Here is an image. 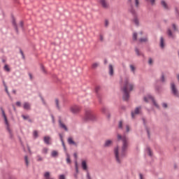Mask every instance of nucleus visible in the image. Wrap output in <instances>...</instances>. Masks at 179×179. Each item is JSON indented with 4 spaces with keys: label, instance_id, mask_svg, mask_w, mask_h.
<instances>
[{
    "label": "nucleus",
    "instance_id": "obj_1",
    "mask_svg": "<svg viewBox=\"0 0 179 179\" xmlns=\"http://www.w3.org/2000/svg\"><path fill=\"white\" fill-rule=\"evenodd\" d=\"M117 142H121L122 141L120 159H124V157H126L127 152H128V148H129V138L126 136H122L117 133Z\"/></svg>",
    "mask_w": 179,
    "mask_h": 179
},
{
    "label": "nucleus",
    "instance_id": "obj_2",
    "mask_svg": "<svg viewBox=\"0 0 179 179\" xmlns=\"http://www.w3.org/2000/svg\"><path fill=\"white\" fill-rule=\"evenodd\" d=\"M134 83H129V80L126 78L124 80V86L121 88L123 92L122 99L124 101H128L129 100V92H132L134 87Z\"/></svg>",
    "mask_w": 179,
    "mask_h": 179
},
{
    "label": "nucleus",
    "instance_id": "obj_3",
    "mask_svg": "<svg viewBox=\"0 0 179 179\" xmlns=\"http://www.w3.org/2000/svg\"><path fill=\"white\" fill-rule=\"evenodd\" d=\"M84 120L85 121H96L97 117L92 110L88 109L85 110V115Z\"/></svg>",
    "mask_w": 179,
    "mask_h": 179
},
{
    "label": "nucleus",
    "instance_id": "obj_4",
    "mask_svg": "<svg viewBox=\"0 0 179 179\" xmlns=\"http://www.w3.org/2000/svg\"><path fill=\"white\" fill-rule=\"evenodd\" d=\"M129 11L134 16L133 22L136 26H139V20L138 19V14L136 13V10L134 8V5L131 6V8L129 9Z\"/></svg>",
    "mask_w": 179,
    "mask_h": 179
},
{
    "label": "nucleus",
    "instance_id": "obj_5",
    "mask_svg": "<svg viewBox=\"0 0 179 179\" xmlns=\"http://www.w3.org/2000/svg\"><path fill=\"white\" fill-rule=\"evenodd\" d=\"M149 99L152 100V103L155 106V107H156V108H160V106H159L157 102H156V100H155V98L152 96V95H148V96H144L143 98V100L145 103H149Z\"/></svg>",
    "mask_w": 179,
    "mask_h": 179
},
{
    "label": "nucleus",
    "instance_id": "obj_6",
    "mask_svg": "<svg viewBox=\"0 0 179 179\" xmlns=\"http://www.w3.org/2000/svg\"><path fill=\"white\" fill-rule=\"evenodd\" d=\"M81 108L78 105H73L70 107V111L72 114L77 115L80 113Z\"/></svg>",
    "mask_w": 179,
    "mask_h": 179
},
{
    "label": "nucleus",
    "instance_id": "obj_7",
    "mask_svg": "<svg viewBox=\"0 0 179 179\" xmlns=\"http://www.w3.org/2000/svg\"><path fill=\"white\" fill-rule=\"evenodd\" d=\"M171 90L172 94L175 96V97H179V92L178 90H177V87H176V84L174 83H171Z\"/></svg>",
    "mask_w": 179,
    "mask_h": 179
},
{
    "label": "nucleus",
    "instance_id": "obj_8",
    "mask_svg": "<svg viewBox=\"0 0 179 179\" xmlns=\"http://www.w3.org/2000/svg\"><path fill=\"white\" fill-rule=\"evenodd\" d=\"M115 157L117 163L121 164V159H120V152L118 147L115 148L114 149Z\"/></svg>",
    "mask_w": 179,
    "mask_h": 179
},
{
    "label": "nucleus",
    "instance_id": "obj_9",
    "mask_svg": "<svg viewBox=\"0 0 179 179\" xmlns=\"http://www.w3.org/2000/svg\"><path fill=\"white\" fill-rule=\"evenodd\" d=\"M108 0H99V2L100 5L104 9H107L108 8L109 4L108 2H107Z\"/></svg>",
    "mask_w": 179,
    "mask_h": 179
},
{
    "label": "nucleus",
    "instance_id": "obj_10",
    "mask_svg": "<svg viewBox=\"0 0 179 179\" xmlns=\"http://www.w3.org/2000/svg\"><path fill=\"white\" fill-rule=\"evenodd\" d=\"M59 128H62V129H64L66 132H68V127L65 124L62 123V121L61 120V117H59Z\"/></svg>",
    "mask_w": 179,
    "mask_h": 179
},
{
    "label": "nucleus",
    "instance_id": "obj_11",
    "mask_svg": "<svg viewBox=\"0 0 179 179\" xmlns=\"http://www.w3.org/2000/svg\"><path fill=\"white\" fill-rule=\"evenodd\" d=\"M100 90H101V87L96 86L95 87V93L96 94V96L98 97V99L99 100V103H101V99L100 98Z\"/></svg>",
    "mask_w": 179,
    "mask_h": 179
},
{
    "label": "nucleus",
    "instance_id": "obj_12",
    "mask_svg": "<svg viewBox=\"0 0 179 179\" xmlns=\"http://www.w3.org/2000/svg\"><path fill=\"white\" fill-rule=\"evenodd\" d=\"M143 124L145 128V131L148 134V139H150V129L149 127H148V126L146 125V121L145 120V118H143Z\"/></svg>",
    "mask_w": 179,
    "mask_h": 179
},
{
    "label": "nucleus",
    "instance_id": "obj_13",
    "mask_svg": "<svg viewBox=\"0 0 179 179\" xmlns=\"http://www.w3.org/2000/svg\"><path fill=\"white\" fill-rule=\"evenodd\" d=\"M0 110L1 111L2 116L3 117L6 125H9V122H8V117H6V114H5V110H3V108L2 107L0 108Z\"/></svg>",
    "mask_w": 179,
    "mask_h": 179
},
{
    "label": "nucleus",
    "instance_id": "obj_14",
    "mask_svg": "<svg viewBox=\"0 0 179 179\" xmlns=\"http://www.w3.org/2000/svg\"><path fill=\"white\" fill-rule=\"evenodd\" d=\"M23 108L27 111H30V110H31V104L29 102H24L23 104Z\"/></svg>",
    "mask_w": 179,
    "mask_h": 179
},
{
    "label": "nucleus",
    "instance_id": "obj_15",
    "mask_svg": "<svg viewBox=\"0 0 179 179\" xmlns=\"http://www.w3.org/2000/svg\"><path fill=\"white\" fill-rule=\"evenodd\" d=\"M12 24H13L17 34H19V28L17 27V24H16V20L15 18H13Z\"/></svg>",
    "mask_w": 179,
    "mask_h": 179
},
{
    "label": "nucleus",
    "instance_id": "obj_16",
    "mask_svg": "<svg viewBox=\"0 0 179 179\" xmlns=\"http://www.w3.org/2000/svg\"><path fill=\"white\" fill-rule=\"evenodd\" d=\"M108 73L110 76H114V67L113 64H109L108 66Z\"/></svg>",
    "mask_w": 179,
    "mask_h": 179
},
{
    "label": "nucleus",
    "instance_id": "obj_17",
    "mask_svg": "<svg viewBox=\"0 0 179 179\" xmlns=\"http://www.w3.org/2000/svg\"><path fill=\"white\" fill-rule=\"evenodd\" d=\"M141 109V106L136 107L134 111H131V118H135V114H139V110Z\"/></svg>",
    "mask_w": 179,
    "mask_h": 179
},
{
    "label": "nucleus",
    "instance_id": "obj_18",
    "mask_svg": "<svg viewBox=\"0 0 179 179\" xmlns=\"http://www.w3.org/2000/svg\"><path fill=\"white\" fill-rule=\"evenodd\" d=\"M113 145V141L106 140L103 144V148H110Z\"/></svg>",
    "mask_w": 179,
    "mask_h": 179
},
{
    "label": "nucleus",
    "instance_id": "obj_19",
    "mask_svg": "<svg viewBox=\"0 0 179 179\" xmlns=\"http://www.w3.org/2000/svg\"><path fill=\"white\" fill-rule=\"evenodd\" d=\"M59 136L60 141H61V142H62V144L64 150L65 152H66V146H65V143L64 142V138H63L62 134H59Z\"/></svg>",
    "mask_w": 179,
    "mask_h": 179
},
{
    "label": "nucleus",
    "instance_id": "obj_20",
    "mask_svg": "<svg viewBox=\"0 0 179 179\" xmlns=\"http://www.w3.org/2000/svg\"><path fill=\"white\" fill-rule=\"evenodd\" d=\"M6 129L10 135V139H13V133L12 132V130H10V128L9 127V124L6 125Z\"/></svg>",
    "mask_w": 179,
    "mask_h": 179
},
{
    "label": "nucleus",
    "instance_id": "obj_21",
    "mask_svg": "<svg viewBox=\"0 0 179 179\" xmlns=\"http://www.w3.org/2000/svg\"><path fill=\"white\" fill-rule=\"evenodd\" d=\"M81 166L83 170H85V171H87V163L86 162V161L82 162Z\"/></svg>",
    "mask_w": 179,
    "mask_h": 179
},
{
    "label": "nucleus",
    "instance_id": "obj_22",
    "mask_svg": "<svg viewBox=\"0 0 179 179\" xmlns=\"http://www.w3.org/2000/svg\"><path fill=\"white\" fill-rule=\"evenodd\" d=\"M161 5L162 6H163L164 9L169 10V6L167 5V3H166L164 0L161 1Z\"/></svg>",
    "mask_w": 179,
    "mask_h": 179
},
{
    "label": "nucleus",
    "instance_id": "obj_23",
    "mask_svg": "<svg viewBox=\"0 0 179 179\" xmlns=\"http://www.w3.org/2000/svg\"><path fill=\"white\" fill-rule=\"evenodd\" d=\"M159 46L162 50L164 48V38L163 36L160 37Z\"/></svg>",
    "mask_w": 179,
    "mask_h": 179
},
{
    "label": "nucleus",
    "instance_id": "obj_24",
    "mask_svg": "<svg viewBox=\"0 0 179 179\" xmlns=\"http://www.w3.org/2000/svg\"><path fill=\"white\" fill-rule=\"evenodd\" d=\"M67 142L69 145H74V146H76V143L73 141V138L71 137H69L67 140Z\"/></svg>",
    "mask_w": 179,
    "mask_h": 179
},
{
    "label": "nucleus",
    "instance_id": "obj_25",
    "mask_svg": "<svg viewBox=\"0 0 179 179\" xmlns=\"http://www.w3.org/2000/svg\"><path fill=\"white\" fill-rule=\"evenodd\" d=\"M50 139H51V138H50V136H45V137L43 138V142H44L46 145H50Z\"/></svg>",
    "mask_w": 179,
    "mask_h": 179
},
{
    "label": "nucleus",
    "instance_id": "obj_26",
    "mask_svg": "<svg viewBox=\"0 0 179 179\" xmlns=\"http://www.w3.org/2000/svg\"><path fill=\"white\" fill-rule=\"evenodd\" d=\"M160 82L162 83H166V77L164 76V73H162L161 74Z\"/></svg>",
    "mask_w": 179,
    "mask_h": 179
},
{
    "label": "nucleus",
    "instance_id": "obj_27",
    "mask_svg": "<svg viewBox=\"0 0 179 179\" xmlns=\"http://www.w3.org/2000/svg\"><path fill=\"white\" fill-rule=\"evenodd\" d=\"M167 34H168L169 37H170L171 38H174V35L173 34V32L171 31V29H168Z\"/></svg>",
    "mask_w": 179,
    "mask_h": 179
},
{
    "label": "nucleus",
    "instance_id": "obj_28",
    "mask_svg": "<svg viewBox=\"0 0 179 179\" xmlns=\"http://www.w3.org/2000/svg\"><path fill=\"white\" fill-rule=\"evenodd\" d=\"M55 103L57 110H61V107L59 106V100L58 99H55Z\"/></svg>",
    "mask_w": 179,
    "mask_h": 179
},
{
    "label": "nucleus",
    "instance_id": "obj_29",
    "mask_svg": "<svg viewBox=\"0 0 179 179\" xmlns=\"http://www.w3.org/2000/svg\"><path fill=\"white\" fill-rule=\"evenodd\" d=\"M135 51H136V55H138V57H141V56L143 57V53H142V52H140L139 49H138V48H135Z\"/></svg>",
    "mask_w": 179,
    "mask_h": 179
},
{
    "label": "nucleus",
    "instance_id": "obj_30",
    "mask_svg": "<svg viewBox=\"0 0 179 179\" xmlns=\"http://www.w3.org/2000/svg\"><path fill=\"white\" fill-rule=\"evenodd\" d=\"M66 163L67 164H71L72 163V161L71 160V156L69 155V154H66Z\"/></svg>",
    "mask_w": 179,
    "mask_h": 179
},
{
    "label": "nucleus",
    "instance_id": "obj_31",
    "mask_svg": "<svg viewBox=\"0 0 179 179\" xmlns=\"http://www.w3.org/2000/svg\"><path fill=\"white\" fill-rule=\"evenodd\" d=\"M129 67L131 69V72H132V73H135V71H136V67H135V66H134V64H130Z\"/></svg>",
    "mask_w": 179,
    "mask_h": 179
},
{
    "label": "nucleus",
    "instance_id": "obj_32",
    "mask_svg": "<svg viewBox=\"0 0 179 179\" xmlns=\"http://www.w3.org/2000/svg\"><path fill=\"white\" fill-rule=\"evenodd\" d=\"M52 157H58V151L53 150L51 153Z\"/></svg>",
    "mask_w": 179,
    "mask_h": 179
},
{
    "label": "nucleus",
    "instance_id": "obj_33",
    "mask_svg": "<svg viewBox=\"0 0 179 179\" xmlns=\"http://www.w3.org/2000/svg\"><path fill=\"white\" fill-rule=\"evenodd\" d=\"M149 41V39H148V38H141L139 39V42L140 43H148Z\"/></svg>",
    "mask_w": 179,
    "mask_h": 179
},
{
    "label": "nucleus",
    "instance_id": "obj_34",
    "mask_svg": "<svg viewBox=\"0 0 179 179\" xmlns=\"http://www.w3.org/2000/svg\"><path fill=\"white\" fill-rule=\"evenodd\" d=\"M155 92H157L158 94L162 93V87L157 85L155 87Z\"/></svg>",
    "mask_w": 179,
    "mask_h": 179
},
{
    "label": "nucleus",
    "instance_id": "obj_35",
    "mask_svg": "<svg viewBox=\"0 0 179 179\" xmlns=\"http://www.w3.org/2000/svg\"><path fill=\"white\" fill-rule=\"evenodd\" d=\"M99 65H100V64L99 62L93 63L92 64V69H96L99 66Z\"/></svg>",
    "mask_w": 179,
    "mask_h": 179
},
{
    "label": "nucleus",
    "instance_id": "obj_36",
    "mask_svg": "<svg viewBox=\"0 0 179 179\" xmlns=\"http://www.w3.org/2000/svg\"><path fill=\"white\" fill-rule=\"evenodd\" d=\"M41 70L45 75H47V70H45V68L44 67V65L41 64Z\"/></svg>",
    "mask_w": 179,
    "mask_h": 179
},
{
    "label": "nucleus",
    "instance_id": "obj_37",
    "mask_svg": "<svg viewBox=\"0 0 179 179\" xmlns=\"http://www.w3.org/2000/svg\"><path fill=\"white\" fill-rule=\"evenodd\" d=\"M147 150H148V156L152 157V156H153V153L152 152V150H150V148L148 147Z\"/></svg>",
    "mask_w": 179,
    "mask_h": 179
},
{
    "label": "nucleus",
    "instance_id": "obj_38",
    "mask_svg": "<svg viewBox=\"0 0 179 179\" xmlns=\"http://www.w3.org/2000/svg\"><path fill=\"white\" fill-rule=\"evenodd\" d=\"M24 162L27 167H29V157H27V155L24 156Z\"/></svg>",
    "mask_w": 179,
    "mask_h": 179
},
{
    "label": "nucleus",
    "instance_id": "obj_39",
    "mask_svg": "<svg viewBox=\"0 0 179 179\" xmlns=\"http://www.w3.org/2000/svg\"><path fill=\"white\" fill-rule=\"evenodd\" d=\"M33 136L35 139H37V138H38V131H37L36 130H34L33 133Z\"/></svg>",
    "mask_w": 179,
    "mask_h": 179
},
{
    "label": "nucleus",
    "instance_id": "obj_40",
    "mask_svg": "<svg viewBox=\"0 0 179 179\" xmlns=\"http://www.w3.org/2000/svg\"><path fill=\"white\" fill-rule=\"evenodd\" d=\"M138 40V33L134 32L133 34V41H136Z\"/></svg>",
    "mask_w": 179,
    "mask_h": 179
},
{
    "label": "nucleus",
    "instance_id": "obj_41",
    "mask_svg": "<svg viewBox=\"0 0 179 179\" xmlns=\"http://www.w3.org/2000/svg\"><path fill=\"white\" fill-rule=\"evenodd\" d=\"M140 4L141 3H139V0H134V5L137 9L139 8Z\"/></svg>",
    "mask_w": 179,
    "mask_h": 179
},
{
    "label": "nucleus",
    "instance_id": "obj_42",
    "mask_svg": "<svg viewBox=\"0 0 179 179\" xmlns=\"http://www.w3.org/2000/svg\"><path fill=\"white\" fill-rule=\"evenodd\" d=\"M4 71L6 72H10V69L9 68V66L8 64H6L3 67Z\"/></svg>",
    "mask_w": 179,
    "mask_h": 179
},
{
    "label": "nucleus",
    "instance_id": "obj_43",
    "mask_svg": "<svg viewBox=\"0 0 179 179\" xmlns=\"http://www.w3.org/2000/svg\"><path fill=\"white\" fill-rule=\"evenodd\" d=\"M75 169H76V173H77V174L79 173V168L78 167V162L76 161L75 162Z\"/></svg>",
    "mask_w": 179,
    "mask_h": 179
},
{
    "label": "nucleus",
    "instance_id": "obj_44",
    "mask_svg": "<svg viewBox=\"0 0 179 179\" xmlns=\"http://www.w3.org/2000/svg\"><path fill=\"white\" fill-rule=\"evenodd\" d=\"M118 129H123L124 127H122V120H120L118 124Z\"/></svg>",
    "mask_w": 179,
    "mask_h": 179
},
{
    "label": "nucleus",
    "instance_id": "obj_45",
    "mask_svg": "<svg viewBox=\"0 0 179 179\" xmlns=\"http://www.w3.org/2000/svg\"><path fill=\"white\" fill-rule=\"evenodd\" d=\"M20 54H21V55L22 57V59H26V57H24V53L23 52V50H22L20 48Z\"/></svg>",
    "mask_w": 179,
    "mask_h": 179
},
{
    "label": "nucleus",
    "instance_id": "obj_46",
    "mask_svg": "<svg viewBox=\"0 0 179 179\" xmlns=\"http://www.w3.org/2000/svg\"><path fill=\"white\" fill-rule=\"evenodd\" d=\"M101 113H103V114H106V113H107V108H106V107H102L101 108Z\"/></svg>",
    "mask_w": 179,
    "mask_h": 179
},
{
    "label": "nucleus",
    "instance_id": "obj_47",
    "mask_svg": "<svg viewBox=\"0 0 179 179\" xmlns=\"http://www.w3.org/2000/svg\"><path fill=\"white\" fill-rule=\"evenodd\" d=\"M22 117L23 118V120H29V118H30V116L22 115Z\"/></svg>",
    "mask_w": 179,
    "mask_h": 179
},
{
    "label": "nucleus",
    "instance_id": "obj_48",
    "mask_svg": "<svg viewBox=\"0 0 179 179\" xmlns=\"http://www.w3.org/2000/svg\"><path fill=\"white\" fill-rule=\"evenodd\" d=\"M42 153H44L45 155H47L48 153V148H45L43 149Z\"/></svg>",
    "mask_w": 179,
    "mask_h": 179
},
{
    "label": "nucleus",
    "instance_id": "obj_49",
    "mask_svg": "<svg viewBox=\"0 0 179 179\" xmlns=\"http://www.w3.org/2000/svg\"><path fill=\"white\" fill-rule=\"evenodd\" d=\"M146 2H150L151 5H155V3L156 2V0H145Z\"/></svg>",
    "mask_w": 179,
    "mask_h": 179
},
{
    "label": "nucleus",
    "instance_id": "obj_50",
    "mask_svg": "<svg viewBox=\"0 0 179 179\" xmlns=\"http://www.w3.org/2000/svg\"><path fill=\"white\" fill-rule=\"evenodd\" d=\"M24 23L23 22V21H20V27H21V29H22V30H24Z\"/></svg>",
    "mask_w": 179,
    "mask_h": 179
},
{
    "label": "nucleus",
    "instance_id": "obj_51",
    "mask_svg": "<svg viewBox=\"0 0 179 179\" xmlns=\"http://www.w3.org/2000/svg\"><path fill=\"white\" fill-rule=\"evenodd\" d=\"M5 87V92L7 93L8 96L10 97V94L9 93V91L8 90V86L4 87Z\"/></svg>",
    "mask_w": 179,
    "mask_h": 179
},
{
    "label": "nucleus",
    "instance_id": "obj_52",
    "mask_svg": "<svg viewBox=\"0 0 179 179\" xmlns=\"http://www.w3.org/2000/svg\"><path fill=\"white\" fill-rule=\"evenodd\" d=\"M87 179H92V176H90V173H89V171H87Z\"/></svg>",
    "mask_w": 179,
    "mask_h": 179
},
{
    "label": "nucleus",
    "instance_id": "obj_53",
    "mask_svg": "<svg viewBox=\"0 0 179 179\" xmlns=\"http://www.w3.org/2000/svg\"><path fill=\"white\" fill-rule=\"evenodd\" d=\"M37 162H43V157L40 155H37Z\"/></svg>",
    "mask_w": 179,
    "mask_h": 179
},
{
    "label": "nucleus",
    "instance_id": "obj_54",
    "mask_svg": "<svg viewBox=\"0 0 179 179\" xmlns=\"http://www.w3.org/2000/svg\"><path fill=\"white\" fill-rule=\"evenodd\" d=\"M148 64L149 65H152V64H153V59H152V57L149 58Z\"/></svg>",
    "mask_w": 179,
    "mask_h": 179
},
{
    "label": "nucleus",
    "instance_id": "obj_55",
    "mask_svg": "<svg viewBox=\"0 0 179 179\" xmlns=\"http://www.w3.org/2000/svg\"><path fill=\"white\" fill-rule=\"evenodd\" d=\"M172 27H173L174 31H177V27L176 26V24H173Z\"/></svg>",
    "mask_w": 179,
    "mask_h": 179
},
{
    "label": "nucleus",
    "instance_id": "obj_56",
    "mask_svg": "<svg viewBox=\"0 0 179 179\" xmlns=\"http://www.w3.org/2000/svg\"><path fill=\"white\" fill-rule=\"evenodd\" d=\"M16 106L17 107H22V103L20 101H17L16 102Z\"/></svg>",
    "mask_w": 179,
    "mask_h": 179
},
{
    "label": "nucleus",
    "instance_id": "obj_57",
    "mask_svg": "<svg viewBox=\"0 0 179 179\" xmlns=\"http://www.w3.org/2000/svg\"><path fill=\"white\" fill-rule=\"evenodd\" d=\"M176 15H177V17H178V19H179V11H178V8H176Z\"/></svg>",
    "mask_w": 179,
    "mask_h": 179
},
{
    "label": "nucleus",
    "instance_id": "obj_58",
    "mask_svg": "<svg viewBox=\"0 0 179 179\" xmlns=\"http://www.w3.org/2000/svg\"><path fill=\"white\" fill-rule=\"evenodd\" d=\"M59 179H66L65 178V175H59Z\"/></svg>",
    "mask_w": 179,
    "mask_h": 179
},
{
    "label": "nucleus",
    "instance_id": "obj_59",
    "mask_svg": "<svg viewBox=\"0 0 179 179\" xmlns=\"http://www.w3.org/2000/svg\"><path fill=\"white\" fill-rule=\"evenodd\" d=\"M162 107H163L164 108H167V107H168L167 103H162Z\"/></svg>",
    "mask_w": 179,
    "mask_h": 179
},
{
    "label": "nucleus",
    "instance_id": "obj_60",
    "mask_svg": "<svg viewBox=\"0 0 179 179\" xmlns=\"http://www.w3.org/2000/svg\"><path fill=\"white\" fill-rule=\"evenodd\" d=\"M99 40H100V41H103V40H104V38L103 37V35H100L99 36Z\"/></svg>",
    "mask_w": 179,
    "mask_h": 179
},
{
    "label": "nucleus",
    "instance_id": "obj_61",
    "mask_svg": "<svg viewBox=\"0 0 179 179\" xmlns=\"http://www.w3.org/2000/svg\"><path fill=\"white\" fill-rule=\"evenodd\" d=\"M126 132H129V125H126Z\"/></svg>",
    "mask_w": 179,
    "mask_h": 179
},
{
    "label": "nucleus",
    "instance_id": "obj_62",
    "mask_svg": "<svg viewBox=\"0 0 179 179\" xmlns=\"http://www.w3.org/2000/svg\"><path fill=\"white\" fill-rule=\"evenodd\" d=\"M108 27V21L107 20H105V27Z\"/></svg>",
    "mask_w": 179,
    "mask_h": 179
},
{
    "label": "nucleus",
    "instance_id": "obj_63",
    "mask_svg": "<svg viewBox=\"0 0 179 179\" xmlns=\"http://www.w3.org/2000/svg\"><path fill=\"white\" fill-rule=\"evenodd\" d=\"M121 110H123L124 111H125L127 110V107L125 106H122Z\"/></svg>",
    "mask_w": 179,
    "mask_h": 179
},
{
    "label": "nucleus",
    "instance_id": "obj_64",
    "mask_svg": "<svg viewBox=\"0 0 179 179\" xmlns=\"http://www.w3.org/2000/svg\"><path fill=\"white\" fill-rule=\"evenodd\" d=\"M140 179H143V175L142 173H139Z\"/></svg>",
    "mask_w": 179,
    "mask_h": 179
}]
</instances>
